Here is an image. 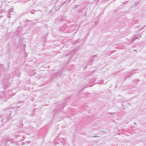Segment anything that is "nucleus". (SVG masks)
<instances>
[{"instance_id":"f257e3e1","label":"nucleus","mask_w":146,"mask_h":146,"mask_svg":"<svg viewBox=\"0 0 146 146\" xmlns=\"http://www.w3.org/2000/svg\"><path fill=\"white\" fill-rule=\"evenodd\" d=\"M37 12V11L36 10H33L29 12L28 13H29V14H30V13L31 14H35V13H36Z\"/></svg>"},{"instance_id":"f03ea898","label":"nucleus","mask_w":146,"mask_h":146,"mask_svg":"<svg viewBox=\"0 0 146 146\" xmlns=\"http://www.w3.org/2000/svg\"><path fill=\"white\" fill-rule=\"evenodd\" d=\"M10 10L9 11L8 13L9 14L10 13V12L11 11H11V7L10 9Z\"/></svg>"},{"instance_id":"7ed1b4c3","label":"nucleus","mask_w":146,"mask_h":146,"mask_svg":"<svg viewBox=\"0 0 146 146\" xmlns=\"http://www.w3.org/2000/svg\"><path fill=\"white\" fill-rule=\"evenodd\" d=\"M134 38H135V39H136L138 38V37L136 36H135Z\"/></svg>"},{"instance_id":"20e7f679","label":"nucleus","mask_w":146,"mask_h":146,"mask_svg":"<svg viewBox=\"0 0 146 146\" xmlns=\"http://www.w3.org/2000/svg\"><path fill=\"white\" fill-rule=\"evenodd\" d=\"M92 137H98V136H97V135H94L93 136H92Z\"/></svg>"},{"instance_id":"39448f33","label":"nucleus","mask_w":146,"mask_h":146,"mask_svg":"<svg viewBox=\"0 0 146 146\" xmlns=\"http://www.w3.org/2000/svg\"><path fill=\"white\" fill-rule=\"evenodd\" d=\"M135 40V38H133V40H132L131 42H133Z\"/></svg>"},{"instance_id":"423d86ee","label":"nucleus","mask_w":146,"mask_h":146,"mask_svg":"<svg viewBox=\"0 0 146 146\" xmlns=\"http://www.w3.org/2000/svg\"><path fill=\"white\" fill-rule=\"evenodd\" d=\"M92 60H90V62H92Z\"/></svg>"},{"instance_id":"0eeeda50","label":"nucleus","mask_w":146,"mask_h":146,"mask_svg":"<svg viewBox=\"0 0 146 146\" xmlns=\"http://www.w3.org/2000/svg\"><path fill=\"white\" fill-rule=\"evenodd\" d=\"M141 35H139V36L140 37H141Z\"/></svg>"},{"instance_id":"6e6552de","label":"nucleus","mask_w":146,"mask_h":146,"mask_svg":"<svg viewBox=\"0 0 146 146\" xmlns=\"http://www.w3.org/2000/svg\"><path fill=\"white\" fill-rule=\"evenodd\" d=\"M134 123V124H136V122H135Z\"/></svg>"},{"instance_id":"1a4fd4ad","label":"nucleus","mask_w":146,"mask_h":146,"mask_svg":"<svg viewBox=\"0 0 146 146\" xmlns=\"http://www.w3.org/2000/svg\"><path fill=\"white\" fill-rule=\"evenodd\" d=\"M136 50H134V51H136Z\"/></svg>"}]
</instances>
